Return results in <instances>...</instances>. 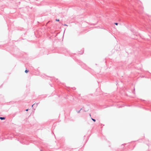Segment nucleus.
<instances>
[{"label": "nucleus", "instance_id": "obj_1", "mask_svg": "<svg viewBox=\"0 0 151 151\" xmlns=\"http://www.w3.org/2000/svg\"><path fill=\"white\" fill-rule=\"evenodd\" d=\"M39 104V103H35V104H34L32 105V107H33V109H34V110H35V108L37 107V106Z\"/></svg>", "mask_w": 151, "mask_h": 151}, {"label": "nucleus", "instance_id": "obj_2", "mask_svg": "<svg viewBox=\"0 0 151 151\" xmlns=\"http://www.w3.org/2000/svg\"><path fill=\"white\" fill-rule=\"evenodd\" d=\"M80 110H82L84 112H86L88 111V109L86 110L84 106H83L81 108V109Z\"/></svg>", "mask_w": 151, "mask_h": 151}, {"label": "nucleus", "instance_id": "obj_3", "mask_svg": "<svg viewBox=\"0 0 151 151\" xmlns=\"http://www.w3.org/2000/svg\"><path fill=\"white\" fill-rule=\"evenodd\" d=\"M20 113V111H17L12 114V116L14 117L15 116L16 114H19Z\"/></svg>", "mask_w": 151, "mask_h": 151}, {"label": "nucleus", "instance_id": "obj_4", "mask_svg": "<svg viewBox=\"0 0 151 151\" xmlns=\"http://www.w3.org/2000/svg\"><path fill=\"white\" fill-rule=\"evenodd\" d=\"M5 117H0V119L2 120H4L5 119Z\"/></svg>", "mask_w": 151, "mask_h": 151}, {"label": "nucleus", "instance_id": "obj_5", "mask_svg": "<svg viewBox=\"0 0 151 151\" xmlns=\"http://www.w3.org/2000/svg\"><path fill=\"white\" fill-rule=\"evenodd\" d=\"M140 77L141 78H149L150 77H148L147 76H140Z\"/></svg>", "mask_w": 151, "mask_h": 151}, {"label": "nucleus", "instance_id": "obj_6", "mask_svg": "<svg viewBox=\"0 0 151 151\" xmlns=\"http://www.w3.org/2000/svg\"><path fill=\"white\" fill-rule=\"evenodd\" d=\"M24 140H23L22 141H20V142L22 144H25V143L24 142Z\"/></svg>", "mask_w": 151, "mask_h": 151}, {"label": "nucleus", "instance_id": "obj_7", "mask_svg": "<svg viewBox=\"0 0 151 151\" xmlns=\"http://www.w3.org/2000/svg\"><path fill=\"white\" fill-rule=\"evenodd\" d=\"M135 89L134 86V90H133V91H132V93L134 94L135 93Z\"/></svg>", "mask_w": 151, "mask_h": 151}, {"label": "nucleus", "instance_id": "obj_8", "mask_svg": "<svg viewBox=\"0 0 151 151\" xmlns=\"http://www.w3.org/2000/svg\"><path fill=\"white\" fill-rule=\"evenodd\" d=\"M91 119L94 122H95L96 121V120L95 119H93L92 117H91Z\"/></svg>", "mask_w": 151, "mask_h": 151}, {"label": "nucleus", "instance_id": "obj_9", "mask_svg": "<svg viewBox=\"0 0 151 151\" xmlns=\"http://www.w3.org/2000/svg\"><path fill=\"white\" fill-rule=\"evenodd\" d=\"M91 134H90L89 136H88L87 137V139L86 140V143L87 142V141H88V138H89V137H90V136Z\"/></svg>", "mask_w": 151, "mask_h": 151}, {"label": "nucleus", "instance_id": "obj_10", "mask_svg": "<svg viewBox=\"0 0 151 151\" xmlns=\"http://www.w3.org/2000/svg\"><path fill=\"white\" fill-rule=\"evenodd\" d=\"M29 70H26L25 72L26 73H27L28 72Z\"/></svg>", "mask_w": 151, "mask_h": 151}, {"label": "nucleus", "instance_id": "obj_11", "mask_svg": "<svg viewBox=\"0 0 151 151\" xmlns=\"http://www.w3.org/2000/svg\"><path fill=\"white\" fill-rule=\"evenodd\" d=\"M43 98H45L47 97V96L46 95H44L42 96Z\"/></svg>", "mask_w": 151, "mask_h": 151}, {"label": "nucleus", "instance_id": "obj_12", "mask_svg": "<svg viewBox=\"0 0 151 151\" xmlns=\"http://www.w3.org/2000/svg\"><path fill=\"white\" fill-rule=\"evenodd\" d=\"M81 110H80V109L79 110V111H77V112L78 113H80V111H81Z\"/></svg>", "mask_w": 151, "mask_h": 151}, {"label": "nucleus", "instance_id": "obj_13", "mask_svg": "<svg viewBox=\"0 0 151 151\" xmlns=\"http://www.w3.org/2000/svg\"><path fill=\"white\" fill-rule=\"evenodd\" d=\"M29 110V109H26L25 110V111H28V110Z\"/></svg>", "mask_w": 151, "mask_h": 151}, {"label": "nucleus", "instance_id": "obj_14", "mask_svg": "<svg viewBox=\"0 0 151 151\" xmlns=\"http://www.w3.org/2000/svg\"><path fill=\"white\" fill-rule=\"evenodd\" d=\"M56 21L58 22L59 21V19H56Z\"/></svg>", "mask_w": 151, "mask_h": 151}, {"label": "nucleus", "instance_id": "obj_15", "mask_svg": "<svg viewBox=\"0 0 151 151\" xmlns=\"http://www.w3.org/2000/svg\"><path fill=\"white\" fill-rule=\"evenodd\" d=\"M73 88L74 90L76 89V88L74 87L73 88Z\"/></svg>", "mask_w": 151, "mask_h": 151}, {"label": "nucleus", "instance_id": "obj_16", "mask_svg": "<svg viewBox=\"0 0 151 151\" xmlns=\"http://www.w3.org/2000/svg\"><path fill=\"white\" fill-rule=\"evenodd\" d=\"M3 84H2L0 86V88H1L2 87V86H3Z\"/></svg>", "mask_w": 151, "mask_h": 151}, {"label": "nucleus", "instance_id": "obj_17", "mask_svg": "<svg viewBox=\"0 0 151 151\" xmlns=\"http://www.w3.org/2000/svg\"><path fill=\"white\" fill-rule=\"evenodd\" d=\"M124 106H119V107H124Z\"/></svg>", "mask_w": 151, "mask_h": 151}, {"label": "nucleus", "instance_id": "obj_18", "mask_svg": "<svg viewBox=\"0 0 151 151\" xmlns=\"http://www.w3.org/2000/svg\"><path fill=\"white\" fill-rule=\"evenodd\" d=\"M100 90V89L99 88V89H97L96 90V91H97L98 90Z\"/></svg>", "mask_w": 151, "mask_h": 151}, {"label": "nucleus", "instance_id": "obj_19", "mask_svg": "<svg viewBox=\"0 0 151 151\" xmlns=\"http://www.w3.org/2000/svg\"><path fill=\"white\" fill-rule=\"evenodd\" d=\"M118 23H115V25H118Z\"/></svg>", "mask_w": 151, "mask_h": 151}, {"label": "nucleus", "instance_id": "obj_20", "mask_svg": "<svg viewBox=\"0 0 151 151\" xmlns=\"http://www.w3.org/2000/svg\"><path fill=\"white\" fill-rule=\"evenodd\" d=\"M49 85L50 86H51V87H53V86H52V84H49Z\"/></svg>", "mask_w": 151, "mask_h": 151}, {"label": "nucleus", "instance_id": "obj_21", "mask_svg": "<svg viewBox=\"0 0 151 151\" xmlns=\"http://www.w3.org/2000/svg\"><path fill=\"white\" fill-rule=\"evenodd\" d=\"M127 106H130V105H127Z\"/></svg>", "mask_w": 151, "mask_h": 151}, {"label": "nucleus", "instance_id": "obj_22", "mask_svg": "<svg viewBox=\"0 0 151 151\" xmlns=\"http://www.w3.org/2000/svg\"><path fill=\"white\" fill-rule=\"evenodd\" d=\"M126 145V144L124 143V144H122V145Z\"/></svg>", "mask_w": 151, "mask_h": 151}, {"label": "nucleus", "instance_id": "obj_23", "mask_svg": "<svg viewBox=\"0 0 151 151\" xmlns=\"http://www.w3.org/2000/svg\"><path fill=\"white\" fill-rule=\"evenodd\" d=\"M89 116L91 117V114H89Z\"/></svg>", "mask_w": 151, "mask_h": 151}, {"label": "nucleus", "instance_id": "obj_24", "mask_svg": "<svg viewBox=\"0 0 151 151\" xmlns=\"http://www.w3.org/2000/svg\"><path fill=\"white\" fill-rule=\"evenodd\" d=\"M40 151H43V150H42L41 149V150H40Z\"/></svg>", "mask_w": 151, "mask_h": 151}, {"label": "nucleus", "instance_id": "obj_25", "mask_svg": "<svg viewBox=\"0 0 151 151\" xmlns=\"http://www.w3.org/2000/svg\"><path fill=\"white\" fill-rule=\"evenodd\" d=\"M132 141V142H135V141Z\"/></svg>", "mask_w": 151, "mask_h": 151}, {"label": "nucleus", "instance_id": "obj_26", "mask_svg": "<svg viewBox=\"0 0 151 151\" xmlns=\"http://www.w3.org/2000/svg\"><path fill=\"white\" fill-rule=\"evenodd\" d=\"M3 139H2L1 140V141H3Z\"/></svg>", "mask_w": 151, "mask_h": 151}, {"label": "nucleus", "instance_id": "obj_27", "mask_svg": "<svg viewBox=\"0 0 151 151\" xmlns=\"http://www.w3.org/2000/svg\"><path fill=\"white\" fill-rule=\"evenodd\" d=\"M65 25V26H67V25H66V24H65V25Z\"/></svg>", "mask_w": 151, "mask_h": 151}, {"label": "nucleus", "instance_id": "obj_28", "mask_svg": "<svg viewBox=\"0 0 151 151\" xmlns=\"http://www.w3.org/2000/svg\"><path fill=\"white\" fill-rule=\"evenodd\" d=\"M86 137V136L84 135V137Z\"/></svg>", "mask_w": 151, "mask_h": 151}, {"label": "nucleus", "instance_id": "obj_29", "mask_svg": "<svg viewBox=\"0 0 151 151\" xmlns=\"http://www.w3.org/2000/svg\"><path fill=\"white\" fill-rule=\"evenodd\" d=\"M143 101H145V100H143Z\"/></svg>", "mask_w": 151, "mask_h": 151}, {"label": "nucleus", "instance_id": "obj_30", "mask_svg": "<svg viewBox=\"0 0 151 151\" xmlns=\"http://www.w3.org/2000/svg\"><path fill=\"white\" fill-rule=\"evenodd\" d=\"M52 133H53V134H54V133H53V132H52Z\"/></svg>", "mask_w": 151, "mask_h": 151}, {"label": "nucleus", "instance_id": "obj_31", "mask_svg": "<svg viewBox=\"0 0 151 151\" xmlns=\"http://www.w3.org/2000/svg\"><path fill=\"white\" fill-rule=\"evenodd\" d=\"M54 135H55V134H54Z\"/></svg>", "mask_w": 151, "mask_h": 151}, {"label": "nucleus", "instance_id": "obj_32", "mask_svg": "<svg viewBox=\"0 0 151 151\" xmlns=\"http://www.w3.org/2000/svg\"><path fill=\"white\" fill-rule=\"evenodd\" d=\"M104 124L103 125V126H104Z\"/></svg>", "mask_w": 151, "mask_h": 151}, {"label": "nucleus", "instance_id": "obj_33", "mask_svg": "<svg viewBox=\"0 0 151 151\" xmlns=\"http://www.w3.org/2000/svg\"><path fill=\"white\" fill-rule=\"evenodd\" d=\"M1 138V136H0V139Z\"/></svg>", "mask_w": 151, "mask_h": 151}]
</instances>
